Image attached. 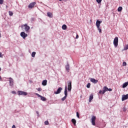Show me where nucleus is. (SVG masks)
<instances>
[{
  "mask_svg": "<svg viewBox=\"0 0 128 128\" xmlns=\"http://www.w3.org/2000/svg\"><path fill=\"white\" fill-rule=\"evenodd\" d=\"M21 28H24L26 32H30V27L28 26V24H23L22 26H21Z\"/></svg>",
  "mask_w": 128,
  "mask_h": 128,
  "instance_id": "f257e3e1",
  "label": "nucleus"
},
{
  "mask_svg": "<svg viewBox=\"0 0 128 128\" xmlns=\"http://www.w3.org/2000/svg\"><path fill=\"white\" fill-rule=\"evenodd\" d=\"M114 44L115 48H116L118 46V38L116 37L114 40Z\"/></svg>",
  "mask_w": 128,
  "mask_h": 128,
  "instance_id": "f03ea898",
  "label": "nucleus"
},
{
  "mask_svg": "<svg viewBox=\"0 0 128 128\" xmlns=\"http://www.w3.org/2000/svg\"><path fill=\"white\" fill-rule=\"evenodd\" d=\"M36 95L37 96H38V98H40L41 100H42V102H46V98L45 97L40 95L38 93H36Z\"/></svg>",
  "mask_w": 128,
  "mask_h": 128,
  "instance_id": "7ed1b4c3",
  "label": "nucleus"
},
{
  "mask_svg": "<svg viewBox=\"0 0 128 128\" xmlns=\"http://www.w3.org/2000/svg\"><path fill=\"white\" fill-rule=\"evenodd\" d=\"M68 92H72V81H69L68 82Z\"/></svg>",
  "mask_w": 128,
  "mask_h": 128,
  "instance_id": "20e7f679",
  "label": "nucleus"
},
{
  "mask_svg": "<svg viewBox=\"0 0 128 128\" xmlns=\"http://www.w3.org/2000/svg\"><path fill=\"white\" fill-rule=\"evenodd\" d=\"M96 116H92V126H96Z\"/></svg>",
  "mask_w": 128,
  "mask_h": 128,
  "instance_id": "39448f33",
  "label": "nucleus"
},
{
  "mask_svg": "<svg viewBox=\"0 0 128 128\" xmlns=\"http://www.w3.org/2000/svg\"><path fill=\"white\" fill-rule=\"evenodd\" d=\"M18 96H28V92L22 91H18Z\"/></svg>",
  "mask_w": 128,
  "mask_h": 128,
  "instance_id": "423d86ee",
  "label": "nucleus"
},
{
  "mask_svg": "<svg viewBox=\"0 0 128 128\" xmlns=\"http://www.w3.org/2000/svg\"><path fill=\"white\" fill-rule=\"evenodd\" d=\"M36 4V2H32L29 4L28 6V8H32L34 6V5Z\"/></svg>",
  "mask_w": 128,
  "mask_h": 128,
  "instance_id": "0eeeda50",
  "label": "nucleus"
},
{
  "mask_svg": "<svg viewBox=\"0 0 128 128\" xmlns=\"http://www.w3.org/2000/svg\"><path fill=\"white\" fill-rule=\"evenodd\" d=\"M62 87L59 88L56 92H54L55 94H60L62 92Z\"/></svg>",
  "mask_w": 128,
  "mask_h": 128,
  "instance_id": "6e6552de",
  "label": "nucleus"
},
{
  "mask_svg": "<svg viewBox=\"0 0 128 128\" xmlns=\"http://www.w3.org/2000/svg\"><path fill=\"white\" fill-rule=\"evenodd\" d=\"M102 21H100L98 20H96V26H97V28H100V24H102Z\"/></svg>",
  "mask_w": 128,
  "mask_h": 128,
  "instance_id": "1a4fd4ad",
  "label": "nucleus"
},
{
  "mask_svg": "<svg viewBox=\"0 0 128 128\" xmlns=\"http://www.w3.org/2000/svg\"><path fill=\"white\" fill-rule=\"evenodd\" d=\"M20 36L23 38H26L28 36V34H26L24 32H21Z\"/></svg>",
  "mask_w": 128,
  "mask_h": 128,
  "instance_id": "9d476101",
  "label": "nucleus"
},
{
  "mask_svg": "<svg viewBox=\"0 0 128 128\" xmlns=\"http://www.w3.org/2000/svg\"><path fill=\"white\" fill-rule=\"evenodd\" d=\"M128 94H126V95H122V102H124V100H128Z\"/></svg>",
  "mask_w": 128,
  "mask_h": 128,
  "instance_id": "9b49d317",
  "label": "nucleus"
},
{
  "mask_svg": "<svg viewBox=\"0 0 128 128\" xmlns=\"http://www.w3.org/2000/svg\"><path fill=\"white\" fill-rule=\"evenodd\" d=\"M90 82H93V84H98V80H96L94 78H91Z\"/></svg>",
  "mask_w": 128,
  "mask_h": 128,
  "instance_id": "f8f14e48",
  "label": "nucleus"
},
{
  "mask_svg": "<svg viewBox=\"0 0 128 128\" xmlns=\"http://www.w3.org/2000/svg\"><path fill=\"white\" fill-rule=\"evenodd\" d=\"M103 90H104L102 91V94H104L106 92H108V87L106 86H104Z\"/></svg>",
  "mask_w": 128,
  "mask_h": 128,
  "instance_id": "ddd939ff",
  "label": "nucleus"
},
{
  "mask_svg": "<svg viewBox=\"0 0 128 128\" xmlns=\"http://www.w3.org/2000/svg\"><path fill=\"white\" fill-rule=\"evenodd\" d=\"M9 80L10 86H14V80H12V78H9Z\"/></svg>",
  "mask_w": 128,
  "mask_h": 128,
  "instance_id": "4468645a",
  "label": "nucleus"
},
{
  "mask_svg": "<svg viewBox=\"0 0 128 128\" xmlns=\"http://www.w3.org/2000/svg\"><path fill=\"white\" fill-rule=\"evenodd\" d=\"M64 92L65 96H68V86H65Z\"/></svg>",
  "mask_w": 128,
  "mask_h": 128,
  "instance_id": "2eb2a0df",
  "label": "nucleus"
},
{
  "mask_svg": "<svg viewBox=\"0 0 128 128\" xmlns=\"http://www.w3.org/2000/svg\"><path fill=\"white\" fill-rule=\"evenodd\" d=\"M93 98H94V95L92 94H91L89 98V102H90L92 100Z\"/></svg>",
  "mask_w": 128,
  "mask_h": 128,
  "instance_id": "dca6fc26",
  "label": "nucleus"
},
{
  "mask_svg": "<svg viewBox=\"0 0 128 128\" xmlns=\"http://www.w3.org/2000/svg\"><path fill=\"white\" fill-rule=\"evenodd\" d=\"M128 86V82H124L122 85V88H126Z\"/></svg>",
  "mask_w": 128,
  "mask_h": 128,
  "instance_id": "f3484780",
  "label": "nucleus"
},
{
  "mask_svg": "<svg viewBox=\"0 0 128 128\" xmlns=\"http://www.w3.org/2000/svg\"><path fill=\"white\" fill-rule=\"evenodd\" d=\"M47 16H48L49 18H52V13L50 12H48L47 13Z\"/></svg>",
  "mask_w": 128,
  "mask_h": 128,
  "instance_id": "a211bd4d",
  "label": "nucleus"
},
{
  "mask_svg": "<svg viewBox=\"0 0 128 128\" xmlns=\"http://www.w3.org/2000/svg\"><path fill=\"white\" fill-rule=\"evenodd\" d=\"M48 82V80H44L42 82V86H46V84Z\"/></svg>",
  "mask_w": 128,
  "mask_h": 128,
  "instance_id": "6ab92c4d",
  "label": "nucleus"
},
{
  "mask_svg": "<svg viewBox=\"0 0 128 128\" xmlns=\"http://www.w3.org/2000/svg\"><path fill=\"white\" fill-rule=\"evenodd\" d=\"M72 124H74V126L76 125V119L72 118Z\"/></svg>",
  "mask_w": 128,
  "mask_h": 128,
  "instance_id": "aec40b11",
  "label": "nucleus"
},
{
  "mask_svg": "<svg viewBox=\"0 0 128 128\" xmlns=\"http://www.w3.org/2000/svg\"><path fill=\"white\" fill-rule=\"evenodd\" d=\"M67 28H68V26H67L66 25V24H64V25H62V30H66Z\"/></svg>",
  "mask_w": 128,
  "mask_h": 128,
  "instance_id": "412c9836",
  "label": "nucleus"
},
{
  "mask_svg": "<svg viewBox=\"0 0 128 128\" xmlns=\"http://www.w3.org/2000/svg\"><path fill=\"white\" fill-rule=\"evenodd\" d=\"M8 13H9V16H12L14 15V13L12 11H9Z\"/></svg>",
  "mask_w": 128,
  "mask_h": 128,
  "instance_id": "4be33fe9",
  "label": "nucleus"
},
{
  "mask_svg": "<svg viewBox=\"0 0 128 128\" xmlns=\"http://www.w3.org/2000/svg\"><path fill=\"white\" fill-rule=\"evenodd\" d=\"M118 12H122V7L120 6L118 9Z\"/></svg>",
  "mask_w": 128,
  "mask_h": 128,
  "instance_id": "5701e85b",
  "label": "nucleus"
},
{
  "mask_svg": "<svg viewBox=\"0 0 128 128\" xmlns=\"http://www.w3.org/2000/svg\"><path fill=\"white\" fill-rule=\"evenodd\" d=\"M36 52H32V58H34L36 56Z\"/></svg>",
  "mask_w": 128,
  "mask_h": 128,
  "instance_id": "b1692460",
  "label": "nucleus"
},
{
  "mask_svg": "<svg viewBox=\"0 0 128 128\" xmlns=\"http://www.w3.org/2000/svg\"><path fill=\"white\" fill-rule=\"evenodd\" d=\"M67 96H64V97L62 98V102H64V100H66Z\"/></svg>",
  "mask_w": 128,
  "mask_h": 128,
  "instance_id": "393cba45",
  "label": "nucleus"
},
{
  "mask_svg": "<svg viewBox=\"0 0 128 128\" xmlns=\"http://www.w3.org/2000/svg\"><path fill=\"white\" fill-rule=\"evenodd\" d=\"M66 70L68 72V70H70V66L69 65L66 66Z\"/></svg>",
  "mask_w": 128,
  "mask_h": 128,
  "instance_id": "a878e982",
  "label": "nucleus"
},
{
  "mask_svg": "<svg viewBox=\"0 0 128 128\" xmlns=\"http://www.w3.org/2000/svg\"><path fill=\"white\" fill-rule=\"evenodd\" d=\"M50 122H48V121L46 120L44 122V124H46V126H48Z\"/></svg>",
  "mask_w": 128,
  "mask_h": 128,
  "instance_id": "bb28decb",
  "label": "nucleus"
},
{
  "mask_svg": "<svg viewBox=\"0 0 128 128\" xmlns=\"http://www.w3.org/2000/svg\"><path fill=\"white\" fill-rule=\"evenodd\" d=\"M86 88H90V83L86 85Z\"/></svg>",
  "mask_w": 128,
  "mask_h": 128,
  "instance_id": "cd10ccee",
  "label": "nucleus"
},
{
  "mask_svg": "<svg viewBox=\"0 0 128 128\" xmlns=\"http://www.w3.org/2000/svg\"><path fill=\"white\" fill-rule=\"evenodd\" d=\"M102 0H96V2H98V4H101Z\"/></svg>",
  "mask_w": 128,
  "mask_h": 128,
  "instance_id": "c85d7f7f",
  "label": "nucleus"
},
{
  "mask_svg": "<svg viewBox=\"0 0 128 128\" xmlns=\"http://www.w3.org/2000/svg\"><path fill=\"white\" fill-rule=\"evenodd\" d=\"M123 66H126V62H123L122 63Z\"/></svg>",
  "mask_w": 128,
  "mask_h": 128,
  "instance_id": "c756f323",
  "label": "nucleus"
},
{
  "mask_svg": "<svg viewBox=\"0 0 128 128\" xmlns=\"http://www.w3.org/2000/svg\"><path fill=\"white\" fill-rule=\"evenodd\" d=\"M98 30L100 34H102V28H100V27H99V28H98Z\"/></svg>",
  "mask_w": 128,
  "mask_h": 128,
  "instance_id": "7c9ffc66",
  "label": "nucleus"
},
{
  "mask_svg": "<svg viewBox=\"0 0 128 128\" xmlns=\"http://www.w3.org/2000/svg\"><path fill=\"white\" fill-rule=\"evenodd\" d=\"M76 116L78 118H80V114L78 112H76Z\"/></svg>",
  "mask_w": 128,
  "mask_h": 128,
  "instance_id": "2f4dec72",
  "label": "nucleus"
},
{
  "mask_svg": "<svg viewBox=\"0 0 128 128\" xmlns=\"http://www.w3.org/2000/svg\"><path fill=\"white\" fill-rule=\"evenodd\" d=\"M4 4V0H0V4Z\"/></svg>",
  "mask_w": 128,
  "mask_h": 128,
  "instance_id": "473e14b6",
  "label": "nucleus"
},
{
  "mask_svg": "<svg viewBox=\"0 0 128 128\" xmlns=\"http://www.w3.org/2000/svg\"><path fill=\"white\" fill-rule=\"evenodd\" d=\"M38 92H42V88H38Z\"/></svg>",
  "mask_w": 128,
  "mask_h": 128,
  "instance_id": "72a5a7b5",
  "label": "nucleus"
},
{
  "mask_svg": "<svg viewBox=\"0 0 128 128\" xmlns=\"http://www.w3.org/2000/svg\"><path fill=\"white\" fill-rule=\"evenodd\" d=\"M99 94H102V90H100V91H99Z\"/></svg>",
  "mask_w": 128,
  "mask_h": 128,
  "instance_id": "f704fd0d",
  "label": "nucleus"
},
{
  "mask_svg": "<svg viewBox=\"0 0 128 128\" xmlns=\"http://www.w3.org/2000/svg\"><path fill=\"white\" fill-rule=\"evenodd\" d=\"M0 58H2V52H0Z\"/></svg>",
  "mask_w": 128,
  "mask_h": 128,
  "instance_id": "c9c22d12",
  "label": "nucleus"
},
{
  "mask_svg": "<svg viewBox=\"0 0 128 128\" xmlns=\"http://www.w3.org/2000/svg\"><path fill=\"white\" fill-rule=\"evenodd\" d=\"M108 90L109 92H112V88H108Z\"/></svg>",
  "mask_w": 128,
  "mask_h": 128,
  "instance_id": "e433bc0d",
  "label": "nucleus"
},
{
  "mask_svg": "<svg viewBox=\"0 0 128 128\" xmlns=\"http://www.w3.org/2000/svg\"><path fill=\"white\" fill-rule=\"evenodd\" d=\"M12 93L14 94H16V92L14 91H12Z\"/></svg>",
  "mask_w": 128,
  "mask_h": 128,
  "instance_id": "4c0bfd02",
  "label": "nucleus"
},
{
  "mask_svg": "<svg viewBox=\"0 0 128 128\" xmlns=\"http://www.w3.org/2000/svg\"><path fill=\"white\" fill-rule=\"evenodd\" d=\"M12 128H16V126L15 125H13L12 126Z\"/></svg>",
  "mask_w": 128,
  "mask_h": 128,
  "instance_id": "58836bf2",
  "label": "nucleus"
},
{
  "mask_svg": "<svg viewBox=\"0 0 128 128\" xmlns=\"http://www.w3.org/2000/svg\"><path fill=\"white\" fill-rule=\"evenodd\" d=\"M76 38H78V34H77L76 36Z\"/></svg>",
  "mask_w": 128,
  "mask_h": 128,
  "instance_id": "ea45409f",
  "label": "nucleus"
},
{
  "mask_svg": "<svg viewBox=\"0 0 128 128\" xmlns=\"http://www.w3.org/2000/svg\"><path fill=\"white\" fill-rule=\"evenodd\" d=\"M2 76H0V80H2Z\"/></svg>",
  "mask_w": 128,
  "mask_h": 128,
  "instance_id": "a19ab883",
  "label": "nucleus"
},
{
  "mask_svg": "<svg viewBox=\"0 0 128 128\" xmlns=\"http://www.w3.org/2000/svg\"><path fill=\"white\" fill-rule=\"evenodd\" d=\"M36 112V114H38V112Z\"/></svg>",
  "mask_w": 128,
  "mask_h": 128,
  "instance_id": "79ce46f5",
  "label": "nucleus"
},
{
  "mask_svg": "<svg viewBox=\"0 0 128 128\" xmlns=\"http://www.w3.org/2000/svg\"><path fill=\"white\" fill-rule=\"evenodd\" d=\"M0 70H2V68H0Z\"/></svg>",
  "mask_w": 128,
  "mask_h": 128,
  "instance_id": "37998d69",
  "label": "nucleus"
},
{
  "mask_svg": "<svg viewBox=\"0 0 128 128\" xmlns=\"http://www.w3.org/2000/svg\"><path fill=\"white\" fill-rule=\"evenodd\" d=\"M124 112H126V109H124Z\"/></svg>",
  "mask_w": 128,
  "mask_h": 128,
  "instance_id": "c03bdc74",
  "label": "nucleus"
},
{
  "mask_svg": "<svg viewBox=\"0 0 128 128\" xmlns=\"http://www.w3.org/2000/svg\"><path fill=\"white\" fill-rule=\"evenodd\" d=\"M124 112H126V109H124Z\"/></svg>",
  "mask_w": 128,
  "mask_h": 128,
  "instance_id": "a18cd8bd",
  "label": "nucleus"
},
{
  "mask_svg": "<svg viewBox=\"0 0 128 128\" xmlns=\"http://www.w3.org/2000/svg\"><path fill=\"white\" fill-rule=\"evenodd\" d=\"M0 36H1V34H0Z\"/></svg>",
  "mask_w": 128,
  "mask_h": 128,
  "instance_id": "49530a36",
  "label": "nucleus"
},
{
  "mask_svg": "<svg viewBox=\"0 0 128 128\" xmlns=\"http://www.w3.org/2000/svg\"><path fill=\"white\" fill-rule=\"evenodd\" d=\"M6 8H8V6H6Z\"/></svg>",
  "mask_w": 128,
  "mask_h": 128,
  "instance_id": "de8ad7c7",
  "label": "nucleus"
}]
</instances>
